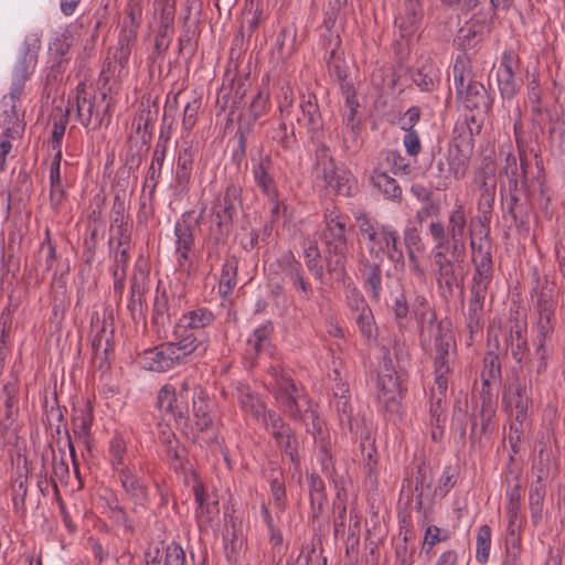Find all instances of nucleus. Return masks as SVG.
Here are the masks:
<instances>
[{"instance_id":"obj_1","label":"nucleus","mask_w":565,"mask_h":565,"mask_svg":"<svg viewBox=\"0 0 565 565\" xmlns=\"http://www.w3.org/2000/svg\"><path fill=\"white\" fill-rule=\"evenodd\" d=\"M472 275L469 284L468 309L465 313L466 328L473 340L475 334L482 330L486 299L491 290L494 278L492 246L489 239V227L478 239H470Z\"/></svg>"},{"instance_id":"obj_2","label":"nucleus","mask_w":565,"mask_h":565,"mask_svg":"<svg viewBox=\"0 0 565 565\" xmlns=\"http://www.w3.org/2000/svg\"><path fill=\"white\" fill-rule=\"evenodd\" d=\"M324 223L321 239L324 244L326 268L337 280H343L347 276V255L349 250L345 235L347 217L335 207L327 209Z\"/></svg>"},{"instance_id":"obj_3","label":"nucleus","mask_w":565,"mask_h":565,"mask_svg":"<svg viewBox=\"0 0 565 565\" xmlns=\"http://www.w3.org/2000/svg\"><path fill=\"white\" fill-rule=\"evenodd\" d=\"M431 358L434 361L435 385L443 395L447 392L456 359V342L447 323L438 322L433 330Z\"/></svg>"},{"instance_id":"obj_4","label":"nucleus","mask_w":565,"mask_h":565,"mask_svg":"<svg viewBox=\"0 0 565 565\" xmlns=\"http://www.w3.org/2000/svg\"><path fill=\"white\" fill-rule=\"evenodd\" d=\"M467 216L462 204L456 205L448 216L447 225L441 221L429 224L428 233L434 243H440L452 249V257L463 258L466 252Z\"/></svg>"},{"instance_id":"obj_5","label":"nucleus","mask_w":565,"mask_h":565,"mask_svg":"<svg viewBox=\"0 0 565 565\" xmlns=\"http://www.w3.org/2000/svg\"><path fill=\"white\" fill-rule=\"evenodd\" d=\"M452 73L457 97L462 102L463 106L468 109L489 113L492 108L493 99L481 83L471 79L465 58H456Z\"/></svg>"},{"instance_id":"obj_6","label":"nucleus","mask_w":565,"mask_h":565,"mask_svg":"<svg viewBox=\"0 0 565 565\" xmlns=\"http://www.w3.org/2000/svg\"><path fill=\"white\" fill-rule=\"evenodd\" d=\"M243 189L235 182H230L213 201L211 207L212 231L216 238L227 237L237 214V204L242 203Z\"/></svg>"},{"instance_id":"obj_7","label":"nucleus","mask_w":565,"mask_h":565,"mask_svg":"<svg viewBox=\"0 0 565 565\" xmlns=\"http://www.w3.org/2000/svg\"><path fill=\"white\" fill-rule=\"evenodd\" d=\"M532 404L531 384L515 379L505 385L502 396V408L514 419L510 425V429L518 434V438L523 431V425L529 418Z\"/></svg>"},{"instance_id":"obj_8","label":"nucleus","mask_w":565,"mask_h":565,"mask_svg":"<svg viewBox=\"0 0 565 565\" xmlns=\"http://www.w3.org/2000/svg\"><path fill=\"white\" fill-rule=\"evenodd\" d=\"M268 376V385L282 412L291 418H301L302 407L307 401L290 376L276 367H270Z\"/></svg>"},{"instance_id":"obj_9","label":"nucleus","mask_w":565,"mask_h":565,"mask_svg":"<svg viewBox=\"0 0 565 565\" xmlns=\"http://www.w3.org/2000/svg\"><path fill=\"white\" fill-rule=\"evenodd\" d=\"M204 209L198 216L194 211H186L181 214L174 225V255L177 264L181 270L189 271L192 267L191 253L194 248V228L199 226L203 218Z\"/></svg>"},{"instance_id":"obj_10","label":"nucleus","mask_w":565,"mask_h":565,"mask_svg":"<svg viewBox=\"0 0 565 565\" xmlns=\"http://www.w3.org/2000/svg\"><path fill=\"white\" fill-rule=\"evenodd\" d=\"M106 94L99 97L89 94L86 85L81 83L76 88V110L77 118L84 127L94 125V128L108 126L110 122L109 104H105Z\"/></svg>"},{"instance_id":"obj_11","label":"nucleus","mask_w":565,"mask_h":565,"mask_svg":"<svg viewBox=\"0 0 565 565\" xmlns=\"http://www.w3.org/2000/svg\"><path fill=\"white\" fill-rule=\"evenodd\" d=\"M376 398L380 406L386 412L397 411L402 399L399 377L388 353L383 356L382 366L377 374Z\"/></svg>"},{"instance_id":"obj_12","label":"nucleus","mask_w":565,"mask_h":565,"mask_svg":"<svg viewBox=\"0 0 565 565\" xmlns=\"http://www.w3.org/2000/svg\"><path fill=\"white\" fill-rule=\"evenodd\" d=\"M462 258L456 260L452 257V249L440 243H434L431 249V268L439 287H445L452 292L459 284L456 263H460Z\"/></svg>"},{"instance_id":"obj_13","label":"nucleus","mask_w":565,"mask_h":565,"mask_svg":"<svg viewBox=\"0 0 565 565\" xmlns=\"http://www.w3.org/2000/svg\"><path fill=\"white\" fill-rule=\"evenodd\" d=\"M359 231L366 242L369 254L381 262L384 257L385 239L392 235L395 227L391 224L373 222L364 214L355 216Z\"/></svg>"},{"instance_id":"obj_14","label":"nucleus","mask_w":565,"mask_h":565,"mask_svg":"<svg viewBox=\"0 0 565 565\" xmlns=\"http://www.w3.org/2000/svg\"><path fill=\"white\" fill-rule=\"evenodd\" d=\"M299 108L301 115L298 124L306 127L311 143L326 140L323 118L320 113L317 96L312 93L300 96Z\"/></svg>"},{"instance_id":"obj_15","label":"nucleus","mask_w":565,"mask_h":565,"mask_svg":"<svg viewBox=\"0 0 565 565\" xmlns=\"http://www.w3.org/2000/svg\"><path fill=\"white\" fill-rule=\"evenodd\" d=\"M265 429L275 439L277 446L284 451V454L290 459L291 462H298V440L295 436L290 426L284 422V419L277 415L274 411L267 415L262 422Z\"/></svg>"},{"instance_id":"obj_16","label":"nucleus","mask_w":565,"mask_h":565,"mask_svg":"<svg viewBox=\"0 0 565 565\" xmlns=\"http://www.w3.org/2000/svg\"><path fill=\"white\" fill-rule=\"evenodd\" d=\"M210 338L205 331H194L177 322L173 330V340L170 343L174 347L178 355L184 362L185 358L195 351L205 352Z\"/></svg>"},{"instance_id":"obj_17","label":"nucleus","mask_w":565,"mask_h":565,"mask_svg":"<svg viewBox=\"0 0 565 565\" xmlns=\"http://www.w3.org/2000/svg\"><path fill=\"white\" fill-rule=\"evenodd\" d=\"M509 196L503 201V218L510 217L518 228L529 224L532 203L527 184L521 183L519 191H508Z\"/></svg>"},{"instance_id":"obj_18","label":"nucleus","mask_w":565,"mask_h":565,"mask_svg":"<svg viewBox=\"0 0 565 565\" xmlns=\"http://www.w3.org/2000/svg\"><path fill=\"white\" fill-rule=\"evenodd\" d=\"M518 67L519 57L515 52L505 50L495 72L498 88L503 99H512L520 88V84L515 79Z\"/></svg>"},{"instance_id":"obj_19","label":"nucleus","mask_w":565,"mask_h":565,"mask_svg":"<svg viewBox=\"0 0 565 565\" xmlns=\"http://www.w3.org/2000/svg\"><path fill=\"white\" fill-rule=\"evenodd\" d=\"M140 362L145 369L153 372H167L183 363L170 341L146 350Z\"/></svg>"},{"instance_id":"obj_20","label":"nucleus","mask_w":565,"mask_h":565,"mask_svg":"<svg viewBox=\"0 0 565 565\" xmlns=\"http://www.w3.org/2000/svg\"><path fill=\"white\" fill-rule=\"evenodd\" d=\"M322 46L330 76L338 81H344L348 76V66L341 51L340 35L329 30L328 34L322 38Z\"/></svg>"},{"instance_id":"obj_21","label":"nucleus","mask_w":565,"mask_h":565,"mask_svg":"<svg viewBox=\"0 0 565 565\" xmlns=\"http://www.w3.org/2000/svg\"><path fill=\"white\" fill-rule=\"evenodd\" d=\"M279 267L286 279L291 284L302 298L309 300L313 289L311 284L305 278L301 263L295 257L291 250L286 252L279 259Z\"/></svg>"},{"instance_id":"obj_22","label":"nucleus","mask_w":565,"mask_h":565,"mask_svg":"<svg viewBox=\"0 0 565 565\" xmlns=\"http://www.w3.org/2000/svg\"><path fill=\"white\" fill-rule=\"evenodd\" d=\"M24 44L25 50L13 68L12 79L25 84L34 72L38 62V52L41 47V34L34 32L26 35Z\"/></svg>"},{"instance_id":"obj_23","label":"nucleus","mask_w":565,"mask_h":565,"mask_svg":"<svg viewBox=\"0 0 565 565\" xmlns=\"http://www.w3.org/2000/svg\"><path fill=\"white\" fill-rule=\"evenodd\" d=\"M126 497L136 505L145 508L149 501L148 487L137 476L134 467H120L116 472Z\"/></svg>"},{"instance_id":"obj_24","label":"nucleus","mask_w":565,"mask_h":565,"mask_svg":"<svg viewBox=\"0 0 565 565\" xmlns=\"http://www.w3.org/2000/svg\"><path fill=\"white\" fill-rule=\"evenodd\" d=\"M472 156V146L466 140H454L447 151L448 172L452 173L456 180L465 178L468 172L470 159Z\"/></svg>"},{"instance_id":"obj_25","label":"nucleus","mask_w":565,"mask_h":565,"mask_svg":"<svg viewBox=\"0 0 565 565\" xmlns=\"http://www.w3.org/2000/svg\"><path fill=\"white\" fill-rule=\"evenodd\" d=\"M371 262L362 255L359 259V270L361 274L362 285L369 294L372 301H380L382 294V265Z\"/></svg>"},{"instance_id":"obj_26","label":"nucleus","mask_w":565,"mask_h":565,"mask_svg":"<svg viewBox=\"0 0 565 565\" xmlns=\"http://www.w3.org/2000/svg\"><path fill=\"white\" fill-rule=\"evenodd\" d=\"M274 162L268 154L260 156L257 162L253 163V178L262 194L267 200L276 199L277 184L273 177Z\"/></svg>"},{"instance_id":"obj_27","label":"nucleus","mask_w":565,"mask_h":565,"mask_svg":"<svg viewBox=\"0 0 565 565\" xmlns=\"http://www.w3.org/2000/svg\"><path fill=\"white\" fill-rule=\"evenodd\" d=\"M62 151L55 152L50 167V203L52 209L58 210L66 200L68 184L66 173H62Z\"/></svg>"},{"instance_id":"obj_28","label":"nucleus","mask_w":565,"mask_h":565,"mask_svg":"<svg viewBox=\"0 0 565 565\" xmlns=\"http://www.w3.org/2000/svg\"><path fill=\"white\" fill-rule=\"evenodd\" d=\"M202 386L196 383L193 376H185L179 384L174 386V417L186 419L189 417V401H195L198 395L202 394Z\"/></svg>"},{"instance_id":"obj_29","label":"nucleus","mask_w":565,"mask_h":565,"mask_svg":"<svg viewBox=\"0 0 565 565\" xmlns=\"http://www.w3.org/2000/svg\"><path fill=\"white\" fill-rule=\"evenodd\" d=\"M315 146V174L317 179H321L324 185L330 182L333 174L338 170L333 157L330 154V149L326 140L313 142Z\"/></svg>"},{"instance_id":"obj_30","label":"nucleus","mask_w":565,"mask_h":565,"mask_svg":"<svg viewBox=\"0 0 565 565\" xmlns=\"http://www.w3.org/2000/svg\"><path fill=\"white\" fill-rule=\"evenodd\" d=\"M145 556L147 565H160L161 559L163 565H185L186 563L184 550L174 542L169 544L162 553L159 547L149 548Z\"/></svg>"},{"instance_id":"obj_31","label":"nucleus","mask_w":565,"mask_h":565,"mask_svg":"<svg viewBox=\"0 0 565 565\" xmlns=\"http://www.w3.org/2000/svg\"><path fill=\"white\" fill-rule=\"evenodd\" d=\"M532 291L531 298L535 307L555 305L553 300L554 282L548 279L547 275H541L539 269H532Z\"/></svg>"},{"instance_id":"obj_32","label":"nucleus","mask_w":565,"mask_h":565,"mask_svg":"<svg viewBox=\"0 0 565 565\" xmlns=\"http://www.w3.org/2000/svg\"><path fill=\"white\" fill-rule=\"evenodd\" d=\"M118 50L110 47L100 71L99 79L104 85L114 78H121L127 75L128 62L130 56H126L125 62L119 60Z\"/></svg>"},{"instance_id":"obj_33","label":"nucleus","mask_w":565,"mask_h":565,"mask_svg":"<svg viewBox=\"0 0 565 565\" xmlns=\"http://www.w3.org/2000/svg\"><path fill=\"white\" fill-rule=\"evenodd\" d=\"M371 180L373 185L385 196V199L396 203L402 201V188L386 171L381 170V168L374 169Z\"/></svg>"},{"instance_id":"obj_34","label":"nucleus","mask_w":565,"mask_h":565,"mask_svg":"<svg viewBox=\"0 0 565 565\" xmlns=\"http://www.w3.org/2000/svg\"><path fill=\"white\" fill-rule=\"evenodd\" d=\"M512 358L520 363L527 352L526 322L516 320L510 328V334L507 339Z\"/></svg>"},{"instance_id":"obj_35","label":"nucleus","mask_w":565,"mask_h":565,"mask_svg":"<svg viewBox=\"0 0 565 565\" xmlns=\"http://www.w3.org/2000/svg\"><path fill=\"white\" fill-rule=\"evenodd\" d=\"M215 320L212 310L205 307H196L181 316L178 322L194 331H205Z\"/></svg>"},{"instance_id":"obj_36","label":"nucleus","mask_w":565,"mask_h":565,"mask_svg":"<svg viewBox=\"0 0 565 565\" xmlns=\"http://www.w3.org/2000/svg\"><path fill=\"white\" fill-rule=\"evenodd\" d=\"M237 402L244 413L250 414L258 422H263L271 411L267 409L264 402L249 391L238 390Z\"/></svg>"},{"instance_id":"obj_37","label":"nucleus","mask_w":565,"mask_h":565,"mask_svg":"<svg viewBox=\"0 0 565 565\" xmlns=\"http://www.w3.org/2000/svg\"><path fill=\"white\" fill-rule=\"evenodd\" d=\"M195 152L192 146L184 147L179 151L175 169V180L179 185L185 186L190 182Z\"/></svg>"},{"instance_id":"obj_38","label":"nucleus","mask_w":565,"mask_h":565,"mask_svg":"<svg viewBox=\"0 0 565 565\" xmlns=\"http://www.w3.org/2000/svg\"><path fill=\"white\" fill-rule=\"evenodd\" d=\"M207 394L202 388V394L195 397L192 402V413L194 417V425L199 431L209 429L213 424V417L210 413Z\"/></svg>"},{"instance_id":"obj_39","label":"nucleus","mask_w":565,"mask_h":565,"mask_svg":"<svg viewBox=\"0 0 565 565\" xmlns=\"http://www.w3.org/2000/svg\"><path fill=\"white\" fill-rule=\"evenodd\" d=\"M238 269V260L235 256H228L225 258L220 282H218V292L222 297L228 296L236 286V277Z\"/></svg>"},{"instance_id":"obj_40","label":"nucleus","mask_w":565,"mask_h":565,"mask_svg":"<svg viewBox=\"0 0 565 565\" xmlns=\"http://www.w3.org/2000/svg\"><path fill=\"white\" fill-rule=\"evenodd\" d=\"M113 333L114 329H110L109 334H106V322L104 321L100 330L93 337V359L95 361L99 360L100 365L107 361L109 352L113 351Z\"/></svg>"},{"instance_id":"obj_41","label":"nucleus","mask_w":565,"mask_h":565,"mask_svg":"<svg viewBox=\"0 0 565 565\" xmlns=\"http://www.w3.org/2000/svg\"><path fill=\"white\" fill-rule=\"evenodd\" d=\"M326 186L343 196H351L356 190V180L349 170L338 169Z\"/></svg>"},{"instance_id":"obj_42","label":"nucleus","mask_w":565,"mask_h":565,"mask_svg":"<svg viewBox=\"0 0 565 565\" xmlns=\"http://www.w3.org/2000/svg\"><path fill=\"white\" fill-rule=\"evenodd\" d=\"M195 502L198 504L195 515L199 522L209 523L214 514L218 513L217 502H207V493L201 484L193 488Z\"/></svg>"},{"instance_id":"obj_43","label":"nucleus","mask_w":565,"mask_h":565,"mask_svg":"<svg viewBox=\"0 0 565 565\" xmlns=\"http://www.w3.org/2000/svg\"><path fill=\"white\" fill-rule=\"evenodd\" d=\"M303 260L307 269L319 282H323L324 267L321 253L316 243H310L303 250Z\"/></svg>"},{"instance_id":"obj_44","label":"nucleus","mask_w":565,"mask_h":565,"mask_svg":"<svg viewBox=\"0 0 565 565\" xmlns=\"http://www.w3.org/2000/svg\"><path fill=\"white\" fill-rule=\"evenodd\" d=\"M159 114V105L150 98H142L134 118L139 121L143 129L153 130Z\"/></svg>"},{"instance_id":"obj_45","label":"nucleus","mask_w":565,"mask_h":565,"mask_svg":"<svg viewBox=\"0 0 565 565\" xmlns=\"http://www.w3.org/2000/svg\"><path fill=\"white\" fill-rule=\"evenodd\" d=\"M271 332L270 323L257 327L247 340V353L254 355L262 353L269 345Z\"/></svg>"},{"instance_id":"obj_46","label":"nucleus","mask_w":565,"mask_h":565,"mask_svg":"<svg viewBox=\"0 0 565 565\" xmlns=\"http://www.w3.org/2000/svg\"><path fill=\"white\" fill-rule=\"evenodd\" d=\"M353 320L358 324L361 335L367 343H375L379 338V328L372 309H369L361 315L353 316Z\"/></svg>"},{"instance_id":"obj_47","label":"nucleus","mask_w":565,"mask_h":565,"mask_svg":"<svg viewBox=\"0 0 565 565\" xmlns=\"http://www.w3.org/2000/svg\"><path fill=\"white\" fill-rule=\"evenodd\" d=\"M492 531L487 524L480 525L476 533V559L479 564H486L490 556Z\"/></svg>"},{"instance_id":"obj_48","label":"nucleus","mask_w":565,"mask_h":565,"mask_svg":"<svg viewBox=\"0 0 565 565\" xmlns=\"http://www.w3.org/2000/svg\"><path fill=\"white\" fill-rule=\"evenodd\" d=\"M451 172H448L447 160L438 159L430 172V184L437 191H445L451 184Z\"/></svg>"},{"instance_id":"obj_49","label":"nucleus","mask_w":565,"mask_h":565,"mask_svg":"<svg viewBox=\"0 0 565 565\" xmlns=\"http://www.w3.org/2000/svg\"><path fill=\"white\" fill-rule=\"evenodd\" d=\"M536 309L539 312L537 341L543 340L545 343V339L553 332L554 329L553 319L555 313V305L536 307Z\"/></svg>"},{"instance_id":"obj_50","label":"nucleus","mask_w":565,"mask_h":565,"mask_svg":"<svg viewBox=\"0 0 565 565\" xmlns=\"http://www.w3.org/2000/svg\"><path fill=\"white\" fill-rule=\"evenodd\" d=\"M414 83L423 92H431L435 89L438 81V72L431 64H425L417 70L413 76Z\"/></svg>"},{"instance_id":"obj_51","label":"nucleus","mask_w":565,"mask_h":565,"mask_svg":"<svg viewBox=\"0 0 565 565\" xmlns=\"http://www.w3.org/2000/svg\"><path fill=\"white\" fill-rule=\"evenodd\" d=\"M309 480V495L313 509L321 511L327 502L326 486L323 480L317 475L311 473L308 476Z\"/></svg>"},{"instance_id":"obj_52","label":"nucleus","mask_w":565,"mask_h":565,"mask_svg":"<svg viewBox=\"0 0 565 565\" xmlns=\"http://www.w3.org/2000/svg\"><path fill=\"white\" fill-rule=\"evenodd\" d=\"M152 323L157 327H166L170 323L168 296L163 291L154 297L152 309Z\"/></svg>"},{"instance_id":"obj_53","label":"nucleus","mask_w":565,"mask_h":565,"mask_svg":"<svg viewBox=\"0 0 565 565\" xmlns=\"http://www.w3.org/2000/svg\"><path fill=\"white\" fill-rule=\"evenodd\" d=\"M345 113L342 117L343 127H361V120L356 118V111L360 106L354 89L348 86L345 92Z\"/></svg>"},{"instance_id":"obj_54","label":"nucleus","mask_w":565,"mask_h":565,"mask_svg":"<svg viewBox=\"0 0 565 565\" xmlns=\"http://www.w3.org/2000/svg\"><path fill=\"white\" fill-rule=\"evenodd\" d=\"M127 454V445L124 438L115 435L109 443V456L113 469L118 472L120 467H128L125 465Z\"/></svg>"},{"instance_id":"obj_55","label":"nucleus","mask_w":565,"mask_h":565,"mask_svg":"<svg viewBox=\"0 0 565 565\" xmlns=\"http://www.w3.org/2000/svg\"><path fill=\"white\" fill-rule=\"evenodd\" d=\"M139 29L120 28L117 45L113 49L118 50L119 60L125 62L126 56L131 54V45L136 42Z\"/></svg>"},{"instance_id":"obj_56","label":"nucleus","mask_w":565,"mask_h":565,"mask_svg":"<svg viewBox=\"0 0 565 565\" xmlns=\"http://www.w3.org/2000/svg\"><path fill=\"white\" fill-rule=\"evenodd\" d=\"M384 163L393 174H409L412 167L409 161L396 150L385 152Z\"/></svg>"},{"instance_id":"obj_57","label":"nucleus","mask_w":565,"mask_h":565,"mask_svg":"<svg viewBox=\"0 0 565 565\" xmlns=\"http://www.w3.org/2000/svg\"><path fill=\"white\" fill-rule=\"evenodd\" d=\"M341 147L345 152L355 153L362 146L361 127L351 126L342 127L341 130Z\"/></svg>"},{"instance_id":"obj_58","label":"nucleus","mask_w":565,"mask_h":565,"mask_svg":"<svg viewBox=\"0 0 565 565\" xmlns=\"http://www.w3.org/2000/svg\"><path fill=\"white\" fill-rule=\"evenodd\" d=\"M433 483V473L429 467L419 465L415 477V492L417 493V504L422 507L423 497L426 490H430Z\"/></svg>"},{"instance_id":"obj_59","label":"nucleus","mask_w":565,"mask_h":565,"mask_svg":"<svg viewBox=\"0 0 565 565\" xmlns=\"http://www.w3.org/2000/svg\"><path fill=\"white\" fill-rule=\"evenodd\" d=\"M388 239H385L384 255L394 265H404V252L399 242V233L395 228L392 235H388Z\"/></svg>"},{"instance_id":"obj_60","label":"nucleus","mask_w":565,"mask_h":565,"mask_svg":"<svg viewBox=\"0 0 565 565\" xmlns=\"http://www.w3.org/2000/svg\"><path fill=\"white\" fill-rule=\"evenodd\" d=\"M345 300L352 319L353 316L361 315L371 309L364 296L356 287H352L347 291Z\"/></svg>"},{"instance_id":"obj_61","label":"nucleus","mask_w":565,"mask_h":565,"mask_svg":"<svg viewBox=\"0 0 565 565\" xmlns=\"http://www.w3.org/2000/svg\"><path fill=\"white\" fill-rule=\"evenodd\" d=\"M475 183L479 188L480 194L495 192L497 180L493 169L486 168L476 172Z\"/></svg>"},{"instance_id":"obj_62","label":"nucleus","mask_w":565,"mask_h":565,"mask_svg":"<svg viewBox=\"0 0 565 565\" xmlns=\"http://www.w3.org/2000/svg\"><path fill=\"white\" fill-rule=\"evenodd\" d=\"M500 375L501 369L498 358L494 355L487 356L480 375L483 386H489L491 382L497 381Z\"/></svg>"},{"instance_id":"obj_63","label":"nucleus","mask_w":565,"mask_h":565,"mask_svg":"<svg viewBox=\"0 0 565 565\" xmlns=\"http://www.w3.org/2000/svg\"><path fill=\"white\" fill-rule=\"evenodd\" d=\"M403 241L406 249H413L416 252L426 250L424 239L420 231L415 226H406L403 231Z\"/></svg>"},{"instance_id":"obj_64","label":"nucleus","mask_w":565,"mask_h":565,"mask_svg":"<svg viewBox=\"0 0 565 565\" xmlns=\"http://www.w3.org/2000/svg\"><path fill=\"white\" fill-rule=\"evenodd\" d=\"M92 426V414L88 411H81L73 417V433L76 438L86 439L89 436Z\"/></svg>"}]
</instances>
